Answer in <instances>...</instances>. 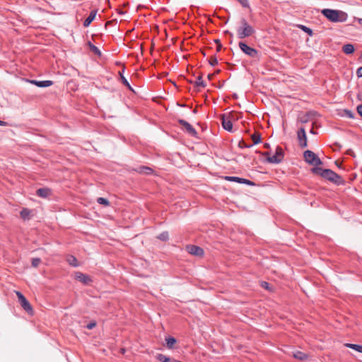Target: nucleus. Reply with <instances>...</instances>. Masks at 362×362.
Returning a JSON list of instances; mask_svg holds the SVG:
<instances>
[{"mask_svg":"<svg viewBox=\"0 0 362 362\" xmlns=\"http://www.w3.org/2000/svg\"><path fill=\"white\" fill-rule=\"evenodd\" d=\"M311 172L337 185H342L345 183L344 180L339 175L330 169H322L319 167H314L311 169Z\"/></svg>","mask_w":362,"mask_h":362,"instance_id":"nucleus-1","label":"nucleus"},{"mask_svg":"<svg viewBox=\"0 0 362 362\" xmlns=\"http://www.w3.org/2000/svg\"><path fill=\"white\" fill-rule=\"evenodd\" d=\"M322 13L325 16L329 21L334 23H343L347 20L348 15L346 13L339 11L329 8H325L322 11Z\"/></svg>","mask_w":362,"mask_h":362,"instance_id":"nucleus-2","label":"nucleus"},{"mask_svg":"<svg viewBox=\"0 0 362 362\" xmlns=\"http://www.w3.org/2000/svg\"><path fill=\"white\" fill-rule=\"evenodd\" d=\"M262 155L267 157V161L269 163H280L284 157L283 148L280 146L276 148L275 153L272 156H269V152H264Z\"/></svg>","mask_w":362,"mask_h":362,"instance_id":"nucleus-3","label":"nucleus"},{"mask_svg":"<svg viewBox=\"0 0 362 362\" xmlns=\"http://www.w3.org/2000/svg\"><path fill=\"white\" fill-rule=\"evenodd\" d=\"M303 157L306 163L315 167L322 164L320 158L312 151L306 150L303 153Z\"/></svg>","mask_w":362,"mask_h":362,"instance_id":"nucleus-4","label":"nucleus"},{"mask_svg":"<svg viewBox=\"0 0 362 362\" xmlns=\"http://www.w3.org/2000/svg\"><path fill=\"white\" fill-rule=\"evenodd\" d=\"M238 46L241 51L247 56L254 59H259V52L257 49L248 46L245 42H240Z\"/></svg>","mask_w":362,"mask_h":362,"instance_id":"nucleus-5","label":"nucleus"},{"mask_svg":"<svg viewBox=\"0 0 362 362\" xmlns=\"http://www.w3.org/2000/svg\"><path fill=\"white\" fill-rule=\"evenodd\" d=\"M16 296L18 297V301L21 305V307L29 314H33V310L28 302V300L25 298V297L20 292L16 291Z\"/></svg>","mask_w":362,"mask_h":362,"instance_id":"nucleus-6","label":"nucleus"},{"mask_svg":"<svg viewBox=\"0 0 362 362\" xmlns=\"http://www.w3.org/2000/svg\"><path fill=\"white\" fill-rule=\"evenodd\" d=\"M177 122L188 134L194 137L197 136V132L189 122L182 119H179Z\"/></svg>","mask_w":362,"mask_h":362,"instance_id":"nucleus-7","label":"nucleus"},{"mask_svg":"<svg viewBox=\"0 0 362 362\" xmlns=\"http://www.w3.org/2000/svg\"><path fill=\"white\" fill-rule=\"evenodd\" d=\"M255 33L254 28H241L237 29L238 37L240 39H243L252 35Z\"/></svg>","mask_w":362,"mask_h":362,"instance_id":"nucleus-8","label":"nucleus"},{"mask_svg":"<svg viewBox=\"0 0 362 362\" xmlns=\"http://www.w3.org/2000/svg\"><path fill=\"white\" fill-rule=\"evenodd\" d=\"M224 180L229 182H236L240 184H245L249 186H254L255 185V182L250 180L235 176H225Z\"/></svg>","mask_w":362,"mask_h":362,"instance_id":"nucleus-9","label":"nucleus"},{"mask_svg":"<svg viewBox=\"0 0 362 362\" xmlns=\"http://www.w3.org/2000/svg\"><path fill=\"white\" fill-rule=\"evenodd\" d=\"M221 119L222 127H223V129L228 132H232L233 124L230 119V117L227 116L226 114H223L221 116Z\"/></svg>","mask_w":362,"mask_h":362,"instance_id":"nucleus-10","label":"nucleus"},{"mask_svg":"<svg viewBox=\"0 0 362 362\" xmlns=\"http://www.w3.org/2000/svg\"><path fill=\"white\" fill-rule=\"evenodd\" d=\"M298 139L299 141V145L301 148H305L308 145L307 144V137L305 134V128L301 127L298 131Z\"/></svg>","mask_w":362,"mask_h":362,"instance_id":"nucleus-11","label":"nucleus"},{"mask_svg":"<svg viewBox=\"0 0 362 362\" xmlns=\"http://www.w3.org/2000/svg\"><path fill=\"white\" fill-rule=\"evenodd\" d=\"M187 250L189 254L195 255V256L201 257L204 255L203 249L199 246L192 245H187Z\"/></svg>","mask_w":362,"mask_h":362,"instance_id":"nucleus-12","label":"nucleus"},{"mask_svg":"<svg viewBox=\"0 0 362 362\" xmlns=\"http://www.w3.org/2000/svg\"><path fill=\"white\" fill-rule=\"evenodd\" d=\"M75 279L85 285H88L92 282V279L88 275L84 274L80 272L75 273Z\"/></svg>","mask_w":362,"mask_h":362,"instance_id":"nucleus-13","label":"nucleus"},{"mask_svg":"<svg viewBox=\"0 0 362 362\" xmlns=\"http://www.w3.org/2000/svg\"><path fill=\"white\" fill-rule=\"evenodd\" d=\"M52 194L50 189L47 187L40 188L37 189L36 194L42 198H47Z\"/></svg>","mask_w":362,"mask_h":362,"instance_id":"nucleus-14","label":"nucleus"},{"mask_svg":"<svg viewBox=\"0 0 362 362\" xmlns=\"http://www.w3.org/2000/svg\"><path fill=\"white\" fill-rule=\"evenodd\" d=\"M97 14V10H93L90 11L89 16L85 19L83 22V26L88 27L92 23V21L95 19Z\"/></svg>","mask_w":362,"mask_h":362,"instance_id":"nucleus-15","label":"nucleus"},{"mask_svg":"<svg viewBox=\"0 0 362 362\" xmlns=\"http://www.w3.org/2000/svg\"><path fill=\"white\" fill-rule=\"evenodd\" d=\"M136 171L140 174L151 175L153 173V170L148 166H140L137 168Z\"/></svg>","mask_w":362,"mask_h":362,"instance_id":"nucleus-16","label":"nucleus"},{"mask_svg":"<svg viewBox=\"0 0 362 362\" xmlns=\"http://www.w3.org/2000/svg\"><path fill=\"white\" fill-rule=\"evenodd\" d=\"M190 83H193L196 87L201 86L202 88H205L206 86V83L202 79V74H200L195 81H190Z\"/></svg>","mask_w":362,"mask_h":362,"instance_id":"nucleus-17","label":"nucleus"},{"mask_svg":"<svg viewBox=\"0 0 362 362\" xmlns=\"http://www.w3.org/2000/svg\"><path fill=\"white\" fill-rule=\"evenodd\" d=\"M354 46L352 44H346L342 47V51L346 54L354 53Z\"/></svg>","mask_w":362,"mask_h":362,"instance_id":"nucleus-18","label":"nucleus"},{"mask_svg":"<svg viewBox=\"0 0 362 362\" xmlns=\"http://www.w3.org/2000/svg\"><path fill=\"white\" fill-rule=\"evenodd\" d=\"M31 211L27 208H24L21 210L20 215L21 218L23 220H29L30 218Z\"/></svg>","mask_w":362,"mask_h":362,"instance_id":"nucleus-19","label":"nucleus"},{"mask_svg":"<svg viewBox=\"0 0 362 362\" xmlns=\"http://www.w3.org/2000/svg\"><path fill=\"white\" fill-rule=\"evenodd\" d=\"M66 262L72 267H76L78 266V260L74 255H69L66 257Z\"/></svg>","mask_w":362,"mask_h":362,"instance_id":"nucleus-20","label":"nucleus"},{"mask_svg":"<svg viewBox=\"0 0 362 362\" xmlns=\"http://www.w3.org/2000/svg\"><path fill=\"white\" fill-rule=\"evenodd\" d=\"M156 358L161 362H172L173 358L165 356L162 354H158L156 356Z\"/></svg>","mask_w":362,"mask_h":362,"instance_id":"nucleus-21","label":"nucleus"},{"mask_svg":"<svg viewBox=\"0 0 362 362\" xmlns=\"http://www.w3.org/2000/svg\"><path fill=\"white\" fill-rule=\"evenodd\" d=\"M166 341V346L168 349H173L175 344L177 342V340L175 338L173 337H169L165 339Z\"/></svg>","mask_w":362,"mask_h":362,"instance_id":"nucleus-22","label":"nucleus"},{"mask_svg":"<svg viewBox=\"0 0 362 362\" xmlns=\"http://www.w3.org/2000/svg\"><path fill=\"white\" fill-rule=\"evenodd\" d=\"M251 139L253 141V144H257L261 142L262 138L261 134L259 132H255L251 136Z\"/></svg>","mask_w":362,"mask_h":362,"instance_id":"nucleus-23","label":"nucleus"},{"mask_svg":"<svg viewBox=\"0 0 362 362\" xmlns=\"http://www.w3.org/2000/svg\"><path fill=\"white\" fill-rule=\"evenodd\" d=\"M53 84L52 81L47 80V81H38L37 87L45 88L49 87Z\"/></svg>","mask_w":362,"mask_h":362,"instance_id":"nucleus-24","label":"nucleus"},{"mask_svg":"<svg viewBox=\"0 0 362 362\" xmlns=\"http://www.w3.org/2000/svg\"><path fill=\"white\" fill-rule=\"evenodd\" d=\"M293 357L295 358L303 361V360H305L308 358V356H307V354H305L303 352L296 351V353L293 354Z\"/></svg>","mask_w":362,"mask_h":362,"instance_id":"nucleus-25","label":"nucleus"},{"mask_svg":"<svg viewBox=\"0 0 362 362\" xmlns=\"http://www.w3.org/2000/svg\"><path fill=\"white\" fill-rule=\"evenodd\" d=\"M345 346L351 348L352 349H354L360 353H362V346L358 344H345Z\"/></svg>","mask_w":362,"mask_h":362,"instance_id":"nucleus-26","label":"nucleus"},{"mask_svg":"<svg viewBox=\"0 0 362 362\" xmlns=\"http://www.w3.org/2000/svg\"><path fill=\"white\" fill-rule=\"evenodd\" d=\"M297 27L299 28L303 31H304L305 33H306L308 35H310V36L313 35V31L310 28H308L305 25H298Z\"/></svg>","mask_w":362,"mask_h":362,"instance_id":"nucleus-27","label":"nucleus"},{"mask_svg":"<svg viewBox=\"0 0 362 362\" xmlns=\"http://www.w3.org/2000/svg\"><path fill=\"white\" fill-rule=\"evenodd\" d=\"M343 113L340 114L341 117H347L349 118L353 119L354 118V113L349 110H343Z\"/></svg>","mask_w":362,"mask_h":362,"instance_id":"nucleus-28","label":"nucleus"},{"mask_svg":"<svg viewBox=\"0 0 362 362\" xmlns=\"http://www.w3.org/2000/svg\"><path fill=\"white\" fill-rule=\"evenodd\" d=\"M157 238L162 240V241H167L169 239V234L167 231H164L161 233H160Z\"/></svg>","mask_w":362,"mask_h":362,"instance_id":"nucleus-29","label":"nucleus"},{"mask_svg":"<svg viewBox=\"0 0 362 362\" xmlns=\"http://www.w3.org/2000/svg\"><path fill=\"white\" fill-rule=\"evenodd\" d=\"M88 45H89V47H90V50L93 52H94L95 54H98V55H100L101 54V52H100V49L96 46L93 45L90 42H88Z\"/></svg>","mask_w":362,"mask_h":362,"instance_id":"nucleus-30","label":"nucleus"},{"mask_svg":"<svg viewBox=\"0 0 362 362\" xmlns=\"http://www.w3.org/2000/svg\"><path fill=\"white\" fill-rule=\"evenodd\" d=\"M97 202L100 204L104 205L105 206H107L110 205V202L103 197H99L97 199Z\"/></svg>","mask_w":362,"mask_h":362,"instance_id":"nucleus-31","label":"nucleus"},{"mask_svg":"<svg viewBox=\"0 0 362 362\" xmlns=\"http://www.w3.org/2000/svg\"><path fill=\"white\" fill-rule=\"evenodd\" d=\"M119 75H120V78H121V81L122 83V84H124L125 86H127L129 90H132L130 84L129 83L128 81L127 80V78L121 74L119 73Z\"/></svg>","mask_w":362,"mask_h":362,"instance_id":"nucleus-32","label":"nucleus"},{"mask_svg":"<svg viewBox=\"0 0 362 362\" xmlns=\"http://www.w3.org/2000/svg\"><path fill=\"white\" fill-rule=\"evenodd\" d=\"M240 26L241 28H253L252 25H250L247 20L245 18H242L240 21Z\"/></svg>","mask_w":362,"mask_h":362,"instance_id":"nucleus-33","label":"nucleus"},{"mask_svg":"<svg viewBox=\"0 0 362 362\" xmlns=\"http://www.w3.org/2000/svg\"><path fill=\"white\" fill-rule=\"evenodd\" d=\"M209 63L211 66H216L218 64V60L216 56H211L209 60Z\"/></svg>","mask_w":362,"mask_h":362,"instance_id":"nucleus-34","label":"nucleus"},{"mask_svg":"<svg viewBox=\"0 0 362 362\" xmlns=\"http://www.w3.org/2000/svg\"><path fill=\"white\" fill-rule=\"evenodd\" d=\"M238 146L240 148H250L252 144H247L243 139L239 141Z\"/></svg>","mask_w":362,"mask_h":362,"instance_id":"nucleus-35","label":"nucleus"},{"mask_svg":"<svg viewBox=\"0 0 362 362\" xmlns=\"http://www.w3.org/2000/svg\"><path fill=\"white\" fill-rule=\"evenodd\" d=\"M41 262V259L40 258H33L32 259V266L34 267H37Z\"/></svg>","mask_w":362,"mask_h":362,"instance_id":"nucleus-36","label":"nucleus"},{"mask_svg":"<svg viewBox=\"0 0 362 362\" xmlns=\"http://www.w3.org/2000/svg\"><path fill=\"white\" fill-rule=\"evenodd\" d=\"M243 7L244 8H250V4L248 0H237Z\"/></svg>","mask_w":362,"mask_h":362,"instance_id":"nucleus-37","label":"nucleus"},{"mask_svg":"<svg viewBox=\"0 0 362 362\" xmlns=\"http://www.w3.org/2000/svg\"><path fill=\"white\" fill-rule=\"evenodd\" d=\"M96 326V322H90V323H88L87 325H86V328L88 329H92L93 328H94Z\"/></svg>","mask_w":362,"mask_h":362,"instance_id":"nucleus-38","label":"nucleus"},{"mask_svg":"<svg viewBox=\"0 0 362 362\" xmlns=\"http://www.w3.org/2000/svg\"><path fill=\"white\" fill-rule=\"evenodd\" d=\"M261 286H262V288H264L265 289H267V290L270 289L269 284L268 282H267V281H262Z\"/></svg>","mask_w":362,"mask_h":362,"instance_id":"nucleus-39","label":"nucleus"},{"mask_svg":"<svg viewBox=\"0 0 362 362\" xmlns=\"http://www.w3.org/2000/svg\"><path fill=\"white\" fill-rule=\"evenodd\" d=\"M300 122H301L302 123H306V122H308V115H304L303 117H302L300 118Z\"/></svg>","mask_w":362,"mask_h":362,"instance_id":"nucleus-40","label":"nucleus"},{"mask_svg":"<svg viewBox=\"0 0 362 362\" xmlns=\"http://www.w3.org/2000/svg\"><path fill=\"white\" fill-rule=\"evenodd\" d=\"M356 75L358 77H362V66L359 67L356 71Z\"/></svg>","mask_w":362,"mask_h":362,"instance_id":"nucleus-41","label":"nucleus"},{"mask_svg":"<svg viewBox=\"0 0 362 362\" xmlns=\"http://www.w3.org/2000/svg\"><path fill=\"white\" fill-rule=\"evenodd\" d=\"M357 112L358 113V115L362 117V104L361 105H359L357 108Z\"/></svg>","mask_w":362,"mask_h":362,"instance_id":"nucleus-42","label":"nucleus"},{"mask_svg":"<svg viewBox=\"0 0 362 362\" xmlns=\"http://www.w3.org/2000/svg\"><path fill=\"white\" fill-rule=\"evenodd\" d=\"M29 81L30 83L34 84V85H35V86H37V82H38V81H37V80H30V81Z\"/></svg>","mask_w":362,"mask_h":362,"instance_id":"nucleus-43","label":"nucleus"},{"mask_svg":"<svg viewBox=\"0 0 362 362\" xmlns=\"http://www.w3.org/2000/svg\"><path fill=\"white\" fill-rule=\"evenodd\" d=\"M214 76H215V74H209L208 75L207 78L209 80H212V78H214Z\"/></svg>","mask_w":362,"mask_h":362,"instance_id":"nucleus-44","label":"nucleus"},{"mask_svg":"<svg viewBox=\"0 0 362 362\" xmlns=\"http://www.w3.org/2000/svg\"><path fill=\"white\" fill-rule=\"evenodd\" d=\"M221 48H222V45L221 44L218 45L216 47V51L220 52Z\"/></svg>","mask_w":362,"mask_h":362,"instance_id":"nucleus-45","label":"nucleus"},{"mask_svg":"<svg viewBox=\"0 0 362 362\" xmlns=\"http://www.w3.org/2000/svg\"><path fill=\"white\" fill-rule=\"evenodd\" d=\"M7 123L4 121L0 120V126H6Z\"/></svg>","mask_w":362,"mask_h":362,"instance_id":"nucleus-46","label":"nucleus"},{"mask_svg":"<svg viewBox=\"0 0 362 362\" xmlns=\"http://www.w3.org/2000/svg\"><path fill=\"white\" fill-rule=\"evenodd\" d=\"M264 147L265 148H269L270 145H269V144H267V143H265V144H264Z\"/></svg>","mask_w":362,"mask_h":362,"instance_id":"nucleus-47","label":"nucleus"},{"mask_svg":"<svg viewBox=\"0 0 362 362\" xmlns=\"http://www.w3.org/2000/svg\"><path fill=\"white\" fill-rule=\"evenodd\" d=\"M214 42H215V43H216L217 45H219V44H221V43L220 40H218V39L215 40H214Z\"/></svg>","mask_w":362,"mask_h":362,"instance_id":"nucleus-48","label":"nucleus"},{"mask_svg":"<svg viewBox=\"0 0 362 362\" xmlns=\"http://www.w3.org/2000/svg\"><path fill=\"white\" fill-rule=\"evenodd\" d=\"M357 21H358V23H359L361 25H362V18H358V19H357Z\"/></svg>","mask_w":362,"mask_h":362,"instance_id":"nucleus-49","label":"nucleus"},{"mask_svg":"<svg viewBox=\"0 0 362 362\" xmlns=\"http://www.w3.org/2000/svg\"><path fill=\"white\" fill-rule=\"evenodd\" d=\"M226 33H228L230 36V37H233V33L229 31H226Z\"/></svg>","mask_w":362,"mask_h":362,"instance_id":"nucleus-50","label":"nucleus"},{"mask_svg":"<svg viewBox=\"0 0 362 362\" xmlns=\"http://www.w3.org/2000/svg\"><path fill=\"white\" fill-rule=\"evenodd\" d=\"M220 72H221V70H220V69H218V70H216L214 74H215V75H216V74H219Z\"/></svg>","mask_w":362,"mask_h":362,"instance_id":"nucleus-51","label":"nucleus"},{"mask_svg":"<svg viewBox=\"0 0 362 362\" xmlns=\"http://www.w3.org/2000/svg\"><path fill=\"white\" fill-rule=\"evenodd\" d=\"M172 362H182V361H180L175 360V359L173 358Z\"/></svg>","mask_w":362,"mask_h":362,"instance_id":"nucleus-52","label":"nucleus"},{"mask_svg":"<svg viewBox=\"0 0 362 362\" xmlns=\"http://www.w3.org/2000/svg\"><path fill=\"white\" fill-rule=\"evenodd\" d=\"M310 133H312V134H314V133H315V132H314L313 129H312L310 130Z\"/></svg>","mask_w":362,"mask_h":362,"instance_id":"nucleus-53","label":"nucleus"},{"mask_svg":"<svg viewBox=\"0 0 362 362\" xmlns=\"http://www.w3.org/2000/svg\"><path fill=\"white\" fill-rule=\"evenodd\" d=\"M351 153H352L351 150H349V151H348V154H351Z\"/></svg>","mask_w":362,"mask_h":362,"instance_id":"nucleus-54","label":"nucleus"}]
</instances>
